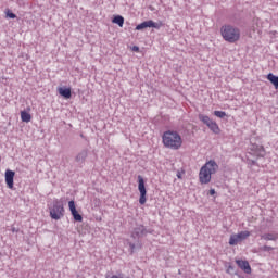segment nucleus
I'll return each mask as SVG.
<instances>
[{"instance_id": "ddd939ff", "label": "nucleus", "mask_w": 278, "mask_h": 278, "mask_svg": "<svg viewBox=\"0 0 278 278\" xmlns=\"http://www.w3.org/2000/svg\"><path fill=\"white\" fill-rule=\"evenodd\" d=\"M59 94H61V97H64V99H71L72 93H71V88H62L60 87L58 89Z\"/></svg>"}, {"instance_id": "4468645a", "label": "nucleus", "mask_w": 278, "mask_h": 278, "mask_svg": "<svg viewBox=\"0 0 278 278\" xmlns=\"http://www.w3.org/2000/svg\"><path fill=\"white\" fill-rule=\"evenodd\" d=\"M267 79L268 81H270V84H273L274 88L278 90V76H275L273 73H269L267 75Z\"/></svg>"}, {"instance_id": "5701e85b", "label": "nucleus", "mask_w": 278, "mask_h": 278, "mask_svg": "<svg viewBox=\"0 0 278 278\" xmlns=\"http://www.w3.org/2000/svg\"><path fill=\"white\" fill-rule=\"evenodd\" d=\"M208 194H210L211 197H214V194H216V190L211 189V190L208 191Z\"/></svg>"}, {"instance_id": "412c9836", "label": "nucleus", "mask_w": 278, "mask_h": 278, "mask_svg": "<svg viewBox=\"0 0 278 278\" xmlns=\"http://www.w3.org/2000/svg\"><path fill=\"white\" fill-rule=\"evenodd\" d=\"M7 18H16V14L12 13V11L7 10L5 11Z\"/></svg>"}, {"instance_id": "f3484780", "label": "nucleus", "mask_w": 278, "mask_h": 278, "mask_svg": "<svg viewBox=\"0 0 278 278\" xmlns=\"http://www.w3.org/2000/svg\"><path fill=\"white\" fill-rule=\"evenodd\" d=\"M112 23H115V25H118L119 27H123L125 25V17L122 15H116L113 20Z\"/></svg>"}, {"instance_id": "0eeeda50", "label": "nucleus", "mask_w": 278, "mask_h": 278, "mask_svg": "<svg viewBox=\"0 0 278 278\" xmlns=\"http://www.w3.org/2000/svg\"><path fill=\"white\" fill-rule=\"evenodd\" d=\"M148 27H153L154 29H160L162 24L155 23L152 20L142 22L141 24L136 26L137 31H141V29H147Z\"/></svg>"}, {"instance_id": "9d476101", "label": "nucleus", "mask_w": 278, "mask_h": 278, "mask_svg": "<svg viewBox=\"0 0 278 278\" xmlns=\"http://www.w3.org/2000/svg\"><path fill=\"white\" fill-rule=\"evenodd\" d=\"M236 264L241 270H243V273H245V275H251L252 269L249 261L236 260Z\"/></svg>"}, {"instance_id": "423d86ee", "label": "nucleus", "mask_w": 278, "mask_h": 278, "mask_svg": "<svg viewBox=\"0 0 278 278\" xmlns=\"http://www.w3.org/2000/svg\"><path fill=\"white\" fill-rule=\"evenodd\" d=\"M138 190L140 193L139 203L140 205H144L147 203V187L144 186V178L142 176H138Z\"/></svg>"}, {"instance_id": "f03ea898", "label": "nucleus", "mask_w": 278, "mask_h": 278, "mask_svg": "<svg viewBox=\"0 0 278 278\" xmlns=\"http://www.w3.org/2000/svg\"><path fill=\"white\" fill-rule=\"evenodd\" d=\"M218 172V164L216 163V161L211 160L208 162H206L200 169L199 173V181L202 185H206L210 184V181H212V176L216 175V173Z\"/></svg>"}, {"instance_id": "aec40b11", "label": "nucleus", "mask_w": 278, "mask_h": 278, "mask_svg": "<svg viewBox=\"0 0 278 278\" xmlns=\"http://www.w3.org/2000/svg\"><path fill=\"white\" fill-rule=\"evenodd\" d=\"M87 155H88V152H81V153H79V154L76 156L77 162H79V161H81V160H86Z\"/></svg>"}, {"instance_id": "6ab92c4d", "label": "nucleus", "mask_w": 278, "mask_h": 278, "mask_svg": "<svg viewBox=\"0 0 278 278\" xmlns=\"http://www.w3.org/2000/svg\"><path fill=\"white\" fill-rule=\"evenodd\" d=\"M214 116H217V118H225L227 113H225V111H214Z\"/></svg>"}, {"instance_id": "2eb2a0df", "label": "nucleus", "mask_w": 278, "mask_h": 278, "mask_svg": "<svg viewBox=\"0 0 278 278\" xmlns=\"http://www.w3.org/2000/svg\"><path fill=\"white\" fill-rule=\"evenodd\" d=\"M21 121L23 123H29L31 121V114L27 111H21Z\"/></svg>"}, {"instance_id": "b1692460", "label": "nucleus", "mask_w": 278, "mask_h": 278, "mask_svg": "<svg viewBox=\"0 0 278 278\" xmlns=\"http://www.w3.org/2000/svg\"><path fill=\"white\" fill-rule=\"evenodd\" d=\"M231 270H233V267H228L226 273H231Z\"/></svg>"}, {"instance_id": "dca6fc26", "label": "nucleus", "mask_w": 278, "mask_h": 278, "mask_svg": "<svg viewBox=\"0 0 278 278\" xmlns=\"http://www.w3.org/2000/svg\"><path fill=\"white\" fill-rule=\"evenodd\" d=\"M199 121H201L204 125H206V127H208L210 124L214 122V121H212V118H210V116L204 115V114L199 115Z\"/></svg>"}, {"instance_id": "39448f33", "label": "nucleus", "mask_w": 278, "mask_h": 278, "mask_svg": "<svg viewBox=\"0 0 278 278\" xmlns=\"http://www.w3.org/2000/svg\"><path fill=\"white\" fill-rule=\"evenodd\" d=\"M50 216L53 220H60L64 216V206L60 204L59 200L53 202V206L50 210Z\"/></svg>"}, {"instance_id": "20e7f679", "label": "nucleus", "mask_w": 278, "mask_h": 278, "mask_svg": "<svg viewBox=\"0 0 278 278\" xmlns=\"http://www.w3.org/2000/svg\"><path fill=\"white\" fill-rule=\"evenodd\" d=\"M251 236V232L249 230L240 231L239 233H233L229 238V244L230 247H237V244H240L241 242H244L249 237Z\"/></svg>"}, {"instance_id": "393cba45", "label": "nucleus", "mask_w": 278, "mask_h": 278, "mask_svg": "<svg viewBox=\"0 0 278 278\" xmlns=\"http://www.w3.org/2000/svg\"><path fill=\"white\" fill-rule=\"evenodd\" d=\"M132 49H134V51H140V48H138L136 46Z\"/></svg>"}, {"instance_id": "f8f14e48", "label": "nucleus", "mask_w": 278, "mask_h": 278, "mask_svg": "<svg viewBox=\"0 0 278 278\" xmlns=\"http://www.w3.org/2000/svg\"><path fill=\"white\" fill-rule=\"evenodd\" d=\"M261 240H265L266 242H277L278 233H264L261 236Z\"/></svg>"}, {"instance_id": "1a4fd4ad", "label": "nucleus", "mask_w": 278, "mask_h": 278, "mask_svg": "<svg viewBox=\"0 0 278 278\" xmlns=\"http://www.w3.org/2000/svg\"><path fill=\"white\" fill-rule=\"evenodd\" d=\"M16 173L12 169H7L4 174V179L8 188L12 190L14 188V176Z\"/></svg>"}, {"instance_id": "6e6552de", "label": "nucleus", "mask_w": 278, "mask_h": 278, "mask_svg": "<svg viewBox=\"0 0 278 278\" xmlns=\"http://www.w3.org/2000/svg\"><path fill=\"white\" fill-rule=\"evenodd\" d=\"M68 207L74 220H76V223H81V220H84V217L81 216V214H79V212H77V207L75 206V201L73 200L70 201Z\"/></svg>"}, {"instance_id": "9b49d317", "label": "nucleus", "mask_w": 278, "mask_h": 278, "mask_svg": "<svg viewBox=\"0 0 278 278\" xmlns=\"http://www.w3.org/2000/svg\"><path fill=\"white\" fill-rule=\"evenodd\" d=\"M251 151H254V153L261 157H264L265 153H266V149L264 148V146H257V144H252L251 146Z\"/></svg>"}, {"instance_id": "f257e3e1", "label": "nucleus", "mask_w": 278, "mask_h": 278, "mask_svg": "<svg viewBox=\"0 0 278 278\" xmlns=\"http://www.w3.org/2000/svg\"><path fill=\"white\" fill-rule=\"evenodd\" d=\"M162 141L166 149H172L173 151H179V148L184 144L181 135L175 130L165 131L162 136Z\"/></svg>"}, {"instance_id": "a211bd4d", "label": "nucleus", "mask_w": 278, "mask_h": 278, "mask_svg": "<svg viewBox=\"0 0 278 278\" xmlns=\"http://www.w3.org/2000/svg\"><path fill=\"white\" fill-rule=\"evenodd\" d=\"M207 127L211 129V131H213V134H220V127L216 122H211Z\"/></svg>"}, {"instance_id": "7ed1b4c3", "label": "nucleus", "mask_w": 278, "mask_h": 278, "mask_svg": "<svg viewBox=\"0 0 278 278\" xmlns=\"http://www.w3.org/2000/svg\"><path fill=\"white\" fill-rule=\"evenodd\" d=\"M220 34L226 42H238L240 40V29L231 25H225L220 28Z\"/></svg>"}, {"instance_id": "4be33fe9", "label": "nucleus", "mask_w": 278, "mask_h": 278, "mask_svg": "<svg viewBox=\"0 0 278 278\" xmlns=\"http://www.w3.org/2000/svg\"><path fill=\"white\" fill-rule=\"evenodd\" d=\"M275 248L270 247V245H263L261 248V251H265V252H270L273 251Z\"/></svg>"}, {"instance_id": "a878e982", "label": "nucleus", "mask_w": 278, "mask_h": 278, "mask_svg": "<svg viewBox=\"0 0 278 278\" xmlns=\"http://www.w3.org/2000/svg\"><path fill=\"white\" fill-rule=\"evenodd\" d=\"M178 179H181V174H177Z\"/></svg>"}]
</instances>
